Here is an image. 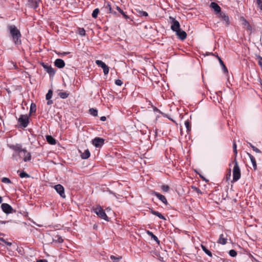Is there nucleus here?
Instances as JSON below:
<instances>
[{"label": "nucleus", "mask_w": 262, "mask_h": 262, "mask_svg": "<svg viewBox=\"0 0 262 262\" xmlns=\"http://www.w3.org/2000/svg\"><path fill=\"white\" fill-rule=\"evenodd\" d=\"M8 28L15 45H20L21 43L20 39L21 35L19 30L14 25H10Z\"/></svg>", "instance_id": "obj_1"}, {"label": "nucleus", "mask_w": 262, "mask_h": 262, "mask_svg": "<svg viewBox=\"0 0 262 262\" xmlns=\"http://www.w3.org/2000/svg\"><path fill=\"white\" fill-rule=\"evenodd\" d=\"M234 163V165L233 169V181L235 182L240 179L241 174L240 168L236 159H235Z\"/></svg>", "instance_id": "obj_2"}, {"label": "nucleus", "mask_w": 262, "mask_h": 262, "mask_svg": "<svg viewBox=\"0 0 262 262\" xmlns=\"http://www.w3.org/2000/svg\"><path fill=\"white\" fill-rule=\"evenodd\" d=\"M94 212L101 219L108 221V218L104 210L100 206H98L94 209Z\"/></svg>", "instance_id": "obj_3"}, {"label": "nucleus", "mask_w": 262, "mask_h": 262, "mask_svg": "<svg viewBox=\"0 0 262 262\" xmlns=\"http://www.w3.org/2000/svg\"><path fill=\"white\" fill-rule=\"evenodd\" d=\"M18 122L24 127H26L29 123V118L27 115H21L18 119Z\"/></svg>", "instance_id": "obj_4"}, {"label": "nucleus", "mask_w": 262, "mask_h": 262, "mask_svg": "<svg viewBox=\"0 0 262 262\" xmlns=\"http://www.w3.org/2000/svg\"><path fill=\"white\" fill-rule=\"evenodd\" d=\"M170 19L172 20L171 29L174 32L180 29V25L179 22L172 17H170Z\"/></svg>", "instance_id": "obj_5"}, {"label": "nucleus", "mask_w": 262, "mask_h": 262, "mask_svg": "<svg viewBox=\"0 0 262 262\" xmlns=\"http://www.w3.org/2000/svg\"><path fill=\"white\" fill-rule=\"evenodd\" d=\"M54 188L58 193L63 198L66 197L64 194V189L63 187L60 184L56 185Z\"/></svg>", "instance_id": "obj_6"}, {"label": "nucleus", "mask_w": 262, "mask_h": 262, "mask_svg": "<svg viewBox=\"0 0 262 262\" xmlns=\"http://www.w3.org/2000/svg\"><path fill=\"white\" fill-rule=\"evenodd\" d=\"M218 17L224 23L226 26H228L230 24V20L229 16L224 12H222L220 13Z\"/></svg>", "instance_id": "obj_7"}, {"label": "nucleus", "mask_w": 262, "mask_h": 262, "mask_svg": "<svg viewBox=\"0 0 262 262\" xmlns=\"http://www.w3.org/2000/svg\"><path fill=\"white\" fill-rule=\"evenodd\" d=\"M104 140L102 138L96 137L92 141L93 144L96 147H101L104 144Z\"/></svg>", "instance_id": "obj_8"}, {"label": "nucleus", "mask_w": 262, "mask_h": 262, "mask_svg": "<svg viewBox=\"0 0 262 262\" xmlns=\"http://www.w3.org/2000/svg\"><path fill=\"white\" fill-rule=\"evenodd\" d=\"M1 207L3 211L7 214L11 213L13 210L12 207L7 203L2 204Z\"/></svg>", "instance_id": "obj_9"}, {"label": "nucleus", "mask_w": 262, "mask_h": 262, "mask_svg": "<svg viewBox=\"0 0 262 262\" xmlns=\"http://www.w3.org/2000/svg\"><path fill=\"white\" fill-rule=\"evenodd\" d=\"M21 153H22L21 157H24L23 160L25 162H27L31 160V154L29 152L27 151V150L23 149V151H22Z\"/></svg>", "instance_id": "obj_10"}, {"label": "nucleus", "mask_w": 262, "mask_h": 262, "mask_svg": "<svg viewBox=\"0 0 262 262\" xmlns=\"http://www.w3.org/2000/svg\"><path fill=\"white\" fill-rule=\"evenodd\" d=\"M152 194L156 195L160 201H161L165 205L167 204V201L166 198L162 194H160L156 191H152Z\"/></svg>", "instance_id": "obj_11"}, {"label": "nucleus", "mask_w": 262, "mask_h": 262, "mask_svg": "<svg viewBox=\"0 0 262 262\" xmlns=\"http://www.w3.org/2000/svg\"><path fill=\"white\" fill-rule=\"evenodd\" d=\"M42 67L46 70V71L49 74L53 75L55 73V71L53 69L51 66H48L47 64H45L44 63H42Z\"/></svg>", "instance_id": "obj_12"}, {"label": "nucleus", "mask_w": 262, "mask_h": 262, "mask_svg": "<svg viewBox=\"0 0 262 262\" xmlns=\"http://www.w3.org/2000/svg\"><path fill=\"white\" fill-rule=\"evenodd\" d=\"M210 7L218 14L221 13V8L215 2H212L210 5Z\"/></svg>", "instance_id": "obj_13"}, {"label": "nucleus", "mask_w": 262, "mask_h": 262, "mask_svg": "<svg viewBox=\"0 0 262 262\" xmlns=\"http://www.w3.org/2000/svg\"><path fill=\"white\" fill-rule=\"evenodd\" d=\"M40 3V0H28V5L34 9L37 8Z\"/></svg>", "instance_id": "obj_14"}, {"label": "nucleus", "mask_w": 262, "mask_h": 262, "mask_svg": "<svg viewBox=\"0 0 262 262\" xmlns=\"http://www.w3.org/2000/svg\"><path fill=\"white\" fill-rule=\"evenodd\" d=\"M175 32L180 39L184 40L186 38L187 34L184 31L179 29Z\"/></svg>", "instance_id": "obj_15"}, {"label": "nucleus", "mask_w": 262, "mask_h": 262, "mask_svg": "<svg viewBox=\"0 0 262 262\" xmlns=\"http://www.w3.org/2000/svg\"><path fill=\"white\" fill-rule=\"evenodd\" d=\"M54 65L58 68H62L65 66L64 61L61 59H57L54 62Z\"/></svg>", "instance_id": "obj_16"}, {"label": "nucleus", "mask_w": 262, "mask_h": 262, "mask_svg": "<svg viewBox=\"0 0 262 262\" xmlns=\"http://www.w3.org/2000/svg\"><path fill=\"white\" fill-rule=\"evenodd\" d=\"M10 148L14 150V152H22L24 149H22L21 146L20 144L11 145Z\"/></svg>", "instance_id": "obj_17"}, {"label": "nucleus", "mask_w": 262, "mask_h": 262, "mask_svg": "<svg viewBox=\"0 0 262 262\" xmlns=\"http://www.w3.org/2000/svg\"><path fill=\"white\" fill-rule=\"evenodd\" d=\"M247 155L250 159V161L252 164V166H253L254 170H256L257 168V165H256V160H255L254 157L251 154H250L249 153H247Z\"/></svg>", "instance_id": "obj_18"}, {"label": "nucleus", "mask_w": 262, "mask_h": 262, "mask_svg": "<svg viewBox=\"0 0 262 262\" xmlns=\"http://www.w3.org/2000/svg\"><path fill=\"white\" fill-rule=\"evenodd\" d=\"M21 152H14L12 155V159L17 162H19L21 159Z\"/></svg>", "instance_id": "obj_19"}, {"label": "nucleus", "mask_w": 262, "mask_h": 262, "mask_svg": "<svg viewBox=\"0 0 262 262\" xmlns=\"http://www.w3.org/2000/svg\"><path fill=\"white\" fill-rule=\"evenodd\" d=\"M218 243L222 244V245H225L227 243V237L226 236H225L223 234H221L220 236V238L218 240Z\"/></svg>", "instance_id": "obj_20"}, {"label": "nucleus", "mask_w": 262, "mask_h": 262, "mask_svg": "<svg viewBox=\"0 0 262 262\" xmlns=\"http://www.w3.org/2000/svg\"><path fill=\"white\" fill-rule=\"evenodd\" d=\"M241 20L242 22V24L248 29H251V26L249 23L246 20V19L244 17H241Z\"/></svg>", "instance_id": "obj_21"}, {"label": "nucleus", "mask_w": 262, "mask_h": 262, "mask_svg": "<svg viewBox=\"0 0 262 262\" xmlns=\"http://www.w3.org/2000/svg\"><path fill=\"white\" fill-rule=\"evenodd\" d=\"M46 139L47 142L51 145H54L56 144L55 139L50 135L46 136Z\"/></svg>", "instance_id": "obj_22"}, {"label": "nucleus", "mask_w": 262, "mask_h": 262, "mask_svg": "<svg viewBox=\"0 0 262 262\" xmlns=\"http://www.w3.org/2000/svg\"><path fill=\"white\" fill-rule=\"evenodd\" d=\"M90 156V152L89 149L85 150L84 152L81 155V157L83 159H86Z\"/></svg>", "instance_id": "obj_23"}, {"label": "nucleus", "mask_w": 262, "mask_h": 262, "mask_svg": "<svg viewBox=\"0 0 262 262\" xmlns=\"http://www.w3.org/2000/svg\"><path fill=\"white\" fill-rule=\"evenodd\" d=\"M151 213L152 214L158 216L161 219L165 220V217L161 213H160V212H159L158 211L151 210Z\"/></svg>", "instance_id": "obj_24"}, {"label": "nucleus", "mask_w": 262, "mask_h": 262, "mask_svg": "<svg viewBox=\"0 0 262 262\" xmlns=\"http://www.w3.org/2000/svg\"><path fill=\"white\" fill-rule=\"evenodd\" d=\"M104 8L105 9V10L108 11L109 13H114V14H115L116 12H114L113 11H112V8H111V5H110L109 3H106L104 5Z\"/></svg>", "instance_id": "obj_25"}, {"label": "nucleus", "mask_w": 262, "mask_h": 262, "mask_svg": "<svg viewBox=\"0 0 262 262\" xmlns=\"http://www.w3.org/2000/svg\"><path fill=\"white\" fill-rule=\"evenodd\" d=\"M58 95L62 99H66L68 97L69 94L66 92H61L58 93Z\"/></svg>", "instance_id": "obj_26"}, {"label": "nucleus", "mask_w": 262, "mask_h": 262, "mask_svg": "<svg viewBox=\"0 0 262 262\" xmlns=\"http://www.w3.org/2000/svg\"><path fill=\"white\" fill-rule=\"evenodd\" d=\"M201 248L203 250V251L208 256L211 257L212 256V253L211 252L208 250L205 246L201 245Z\"/></svg>", "instance_id": "obj_27"}, {"label": "nucleus", "mask_w": 262, "mask_h": 262, "mask_svg": "<svg viewBox=\"0 0 262 262\" xmlns=\"http://www.w3.org/2000/svg\"><path fill=\"white\" fill-rule=\"evenodd\" d=\"M137 10V12L138 13V15L140 16H145V17H147L148 15V13L146 12H145V11H142V10Z\"/></svg>", "instance_id": "obj_28"}, {"label": "nucleus", "mask_w": 262, "mask_h": 262, "mask_svg": "<svg viewBox=\"0 0 262 262\" xmlns=\"http://www.w3.org/2000/svg\"><path fill=\"white\" fill-rule=\"evenodd\" d=\"M249 146L252 148L253 151H254L256 153L260 154L261 151L260 150H259L258 148L254 146L253 144H252L251 143H248Z\"/></svg>", "instance_id": "obj_29"}, {"label": "nucleus", "mask_w": 262, "mask_h": 262, "mask_svg": "<svg viewBox=\"0 0 262 262\" xmlns=\"http://www.w3.org/2000/svg\"><path fill=\"white\" fill-rule=\"evenodd\" d=\"M96 63L97 64V65H98L99 67H100L102 69L103 68L106 66L104 62L99 60H96Z\"/></svg>", "instance_id": "obj_30"}, {"label": "nucleus", "mask_w": 262, "mask_h": 262, "mask_svg": "<svg viewBox=\"0 0 262 262\" xmlns=\"http://www.w3.org/2000/svg\"><path fill=\"white\" fill-rule=\"evenodd\" d=\"M90 113L94 116H97L98 115V111L96 109L92 108L89 110Z\"/></svg>", "instance_id": "obj_31"}, {"label": "nucleus", "mask_w": 262, "mask_h": 262, "mask_svg": "<svg viewBox=\"0 0 262 262\" xmlns=\"http://www.w3.org/2000/svg\"><path fill=\"white\" fill-rule=\"evenodd\" d=\"M99 12V10L98 8H96V9H94V11H93V13L92 14V17L95 18H97Z\"/></svg>", "instance_id": "obj_32"}, {"label": "nucleus", "mask_w": 262, "mask_h": 262, "mask_svg": "<svg viewBox=\"0 0 262 262\" xmlns=\"http://www.w3.org/2000/svg\"><path fill=\"white\" fill-rule=\"evenodd\" d=\"M116 9L123 15V16L125 18L127 19V18H129V17L127 15L125 14V13L120 9V7L117 6L116 7Z\"/></svg>", "instance_id": "obj_33"}, {"label": "nucleus", "mask_w": 262, "mask_h": 262, "mask_svg": "<svg viewBox=\"0 0 262 262\" xmlns=\"http://www.w3.org/2000/svg\"><path fill=\"white\" fill-rule=\"evenodd\" d=\"M53 91L51 90L48 91V93L46 94V98L47 100L50 99L52 97Z\"/></svg>", "instance_id": "obj_34"}, {"label": "nucleus", "mask_w": 262, "mask_h": 262, "mask_svg": "<svg viewBox=\"0 0 262 262\" xmlns=\"http://www.w3.org/2000/svg\"><path fill=\"white\" fill-rule=\"evenodd\" d=\"M53 241L59 243H61L63 242V239L61 236H57L55 237Z\"/></svg>", "instance_id": "obj_35"}, {"label": "nucleus", "mask_w": 262, "mask_h": 262, "mask_svg": "<svg viewBox=\"0 0 262 262\" xmlns=\"http://www.w3.org/2000/svg\"><path fill=\"white\" fill-rule=\"evenodd\" d=\"M111 259L114 261V262H118L120 259H121V257H116L114 255H111L110 257Z\"/></svg>", "instance_id": "obj_36"}, {"label": "nucleus", "mask_w": 262, "mask_h": 262, "mask_svg": "<svg viewBox=\"0 0 262 262\" xmlns=\"http://www.w3.org/2000/svg\"><path fill=\"white\" fill-rule=\"evenodd\" d=\"M19 176L21 178L30 177V176L24 171L21 172L19 174Z\"/></svg>", "instance_id": "obj_37"}, {"label": "nucleus", "mask_w": 262, "mask_h": 262, "mask_svg": "<svg viewBox=\"0 0 262 262\" xmlns=\"http://www.w3.org/2000/svg\"><path fill=\"white\" fill-rule=\"evenodd\" d=\"M229 255L232 257H235L237 255V252L234 250H230L229 252Z\"/></svg>", "instance_id": "obj_38"}, {"label": "nucleus", "mask_w": 262, "mask_h": 262, "mask_svg": "<svg viewBox=\"0 0 262 262\" xmlns=\"http://www.w3.org/2000/svg\"><path fill=\"white\" fill-rule=\"evenodd\" d=\"M161 189L164 192H167L169 190V187L168 185H162Z\"/></svg>", "instance_id": "obj_39"}, {"label": "nucleus", "mask_w": 262, "mask_h": 262, "mask_svg": "<svg viewBox=\"0 0 262 262\" xmlns=\"http://www.w3.org/2000/svg\"><path fill=\"white\" fill-rule=\"evenodd\" d=\"M79 34L81 36L85 35V31L83 28H79L78 30Z\"/></svg>", "instance_id": "obj_40"}, {"label": "nucleus", "mask_w": 262, "mask_h": 262, "mask_svg": "<svg viewBox=\"0 0 262 262\" xmlns=\"http://www.w3.org/2000/svg\"><path fill=\"white\" fill-rule=\"evenodd\" d=\"M2 182L4 183H11L10 180L7 178L4 177L2 179Z\"/></svg>", "instance_id": "obj_41"}, {"label": "nucleus", "mask_w": 262, "mask_h": 262, "mask_svg": "<svg viewBox=\"0 0 262 262\" xmlns=\"http://www.w3.org/2000/svg\"><path fill=\"white\" fill-rule=\"evenodd\" d=\"M184 124H185V126L186 128H187V130H190V125L189 121L187 120V121H185Z\"/></svg>", "instance_id": "obj_42"}, {"label": "nucleus", "mask_w": 262, "mask_h": 262, "mask_svg": "<svg viewBox=\"0 0 262 262\" xmlns=\"http://www.w3.org/2000/svg\"><path fill=\"white\" fill-rule=\"evenodd\" d=\"M103 73L105 75H107L109 72V67L107 66L103 68Z\"/></svg>", "instance_id": "obj_43"}, {"label": "nucleus", "mask_w": 262, "mask_h": 262, "mask_svg": "<svg viewBox=\"0 0 262 262\" xmlns=\"http://www.w3.org/2000/svg\"><path fill=\"white\" fill-rule=\"evenodd\" d=\"M150 236L155 241L157 242L158 244L160 243V241H159L158 237L156 235H155L154 234H152Z\"/></svg>", "instance_id": "obj_44"}, {"label": "nucleus", "mask_w": 262, "mask_h": 262, "mask_svg": "<svg viewBox=\"0 0 262 262\" xmlns=\"http://www.w3.org/2000/svg\"><path fill=\"white\" fill-rule=\"evenodd\" d=\"M36 110V105L34 104H31V108H30V112H35Z\"/></svg>", "instance_id": "obj_45"}, {"label": "nucleus", "mask_w": 262, "mask_h": 262, "mask_svg": "<svg viewBox=\"0 0 262 262\" xmlns=\"http://www.w3.org/2000/svg\"><path fill=\"white\" fill-rule=\"evenodd\" d=\"M192 188L194 190H195L198 193H200V194L202 193V192H201V190L199 188H197V187H196L195 186H192Z\"/></svg>", "instance_id": "obj_46"}, {"label": "nucleus", "mask_w": 262, "mask_h": 262, "mask_svg": "<svg viewBox=\"0 0 262 262\" xmlns=\"http://www.w3.org/2000/svg\"><path fill=\"white\" fill-rule=\"evenodd\" d=\"M257 3L258 7L262 11V0H257Z\"/></svg>", "instance_id": "obj_47"}, {"label": "nucleus", "mask_w": 262, "mask_h": 262, "mask_svg": "<svg viewBox=\"0 0 262 262\" xmlns=\"http://www.w3.org/2000/svg\"><path fill=\"white\" fill-rule=\"evenodd\" d=\"M233 150H234V152L235 155V156H236L237 152V149H236V144L235 142H234V143H233Z\"/></svg>", "instance_id": "obj_48"}, {"label": "nucleus", "mask_w": 262, "mask_h": 262, "mask_svg": "<svg viewBox=\"0 0 262 262\" xmlns=\"http://www.w3.org/2000/svg\"><path fill=\"white\" fill-rule=\"evenodd\" d=\"M115 83L117 85L121 86L122 84V82L120 79H117L115 81Z\"/></svg>", "instance_id": "obj_49"}, {"label": "nucleus", "mask_w": 262, "mask_h": 262, "mask_svg": "<svg viewBox=\"0 0 262 262\" xmlns=\"http://www.w3.org/2000/svg\"><path fill=\"white\" fill-rule=\"evenodd\" d=\"M258 58L259 59L258 63H259V66L261 67H262V57H261L260 56H259Z\"/></svg>", "instance_id": "obj_50"}, {"label": "nucleus", "mask_w": 262, "mask_h": 262, "mask_svg": "<svg viewBox=\"0 0 262 262\" xmlns=\"http://www.w3.org/2000/svg\"><path fill=\"white\" fill-rule=\"evenodd\" d=\"M217 58H218V59H219V61H220V62L222 66H223V64H224V63L223 61L222 60L221 58L219 56H217Z\"/></svg>", "instance_id": "obj_51"}, {"label": "nucleus", "mask_w": 262, "mask_h": 262, "mask_svg": "<svg viewBox=\"0 0 262 262\" xmlns=\"http://www.w3.org/2000/svg\"><path fill=\"white\" fill-rule=\"evenodd\" d=\"M222 67H223V68L224 71L225 72H228V70H227V68L226 67L225 65V64H223V65L222 66Z\"/></svg>", "instance_id": "obj_52"}, {"label": "nucleus", "mask_w": 262, "mask_h": 262, "mask_svg": "<svg viewBox=\"0 0 262 262\" xmlns=\"http://www.w3.org/2000/svg\"><path fill=\"white\" fill-rule=\"evenodd\" d=\"M37 262H48L47 259H39L37 260Z\"/></svg>", "instance_id": "obj_53"}, {"label": "nucleus", "mask_w": 262, "mask_h": 262, "mask_svg": "<svg viewBox=\"0 0 262 262\" xmlns=\"http://www.w3.org/2000/svg\"><path fill=\"white\" fill-rule=\"evenodd\" d=\"M48 100V102H47V104L48 105H51V104H52L53 103V101L52 100H51L50 99Z\"/></svg>", "instance_id": "obj_54"}, {"label": "nucleus", "mask_w": 262, "mask_h": 262, "mask_svg": "<svg viewBox=\"0 0 262 262\" xmlns=\"http://www.w3.org/2000/svg\"><path fill=\"white\" fill-rule=\"evenodd\" d=\"M4 243L9 246H11L12 245V243L10 242L5 241V242Z\"/></svg>", "instance_id": "obj_55"}, {"label": "nucleus", "mask_w": 262, "mask_h": 262, "mask_svg": "<svg viewBox=\"0 0 262 262\" xmlns=\"http://www.w3.org/2000/svg\"><path fill=\"white\" fill-rule=\"evenodd\" d=\"M100 120L102 121H104L106 120V117L105 116H102L100 118Z\"/></svg>", "instance_id": "obj_56"}, {"label": "nucleus", "mask_w": 262, "mask_h": 262, "mask_svg": "<svg viewBox=\"0 0 262 262\" xmlns=\"http://www.w3.org/2000/svg\"><path fill=\"white\" fill-rule=\"evenodd\" d=\"M147 234H148V235H149V236H151V234H153V233H152V232H150V231H147Z\"/></svg>", "instance_id": "obj_57"}, {"label": "nucleus", "mask_w": 262, "mask_h": 262, "mask_svg": "<svg viewBox=\"0 0 262 262\" xmlns=\"http://www.w3.org/2000/svg\"><path fill=\"white\" fill-rule=\"evenodd\" d=\"M230 176H231V172H229V176H228H228L227 177V180H228V179H230Z\"/></svg>", "instance_id": "obj_58"}, {"label": "nucleus", "mask_w": 262, "mask_h": 262, "mask_svg": "<svg viewBox=\"0 0 262 262\" xmlns=\"http://www.w3.org/2000/svg\"><path fill=\"white\" fill-rule=\"evenodd\" d=\"M0 241H2L3 242L5 243V239H4V238H1L0 237Z\"/></svg>", "instance_id": "obj_59"}, {"label": "nucleus", "mask_w": 262, "mask_h": 262, "mask_svg": "<svg viewBox=\"0 0 262 262\" xmlns=\"http://www.w3.org/2000/svg\"><path fill=\"white\" fill-rule=\"evenodd\" d=\"M3 201V199L0 196V204Z\"/></svg>", "instance_id": "obj_60"}, {"label": "nucleus", "mask_w": 262, "mask_h": 262, "mask_svg": "<svg viewBox=\"0 0 262 262\" xmlns=\"http://www.w3.org/2000/svg\"><path fill=\"white\" fill-rule=\"evenodd\" d=\"M260 85H261V88H262V82H260Z\"/></svg>", "instance_id": "obj_61"}]
</instances>
